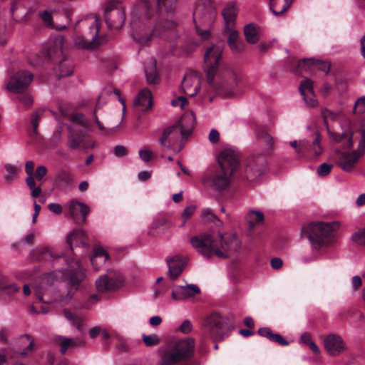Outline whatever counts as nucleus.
I'll return each instance as SVG.
<instances>
[{
  "label": "nucleus",
  "instance_id": "f257e3e1",
  "mask_svg": "<svg viewBox=\"0 0 365 365\" xmlns=\"http://www.w3.org/2000/svg\"><path fill=\"white\" fill-rule=\"evenodd\" d=\"M177 0H156L159 9H161L160 16L158 18L153 31L145 36L135 35V38L141 45H145L153 37L166 38L167 35L175 29L178 23L175 17V4ZM154 0H140V8L133 9L131 12L134 24L135 18L139 19H148L155 12L153 8Z\"/></svg>",
  "mask_w": 365,
  "mask_h": 365
},
{
  "label": "nucleus",
  "instance_id": "f03ea898",
  "mask_svg": "<svg viewBox=\"0 0 365 365\" xmlns=\"http://www.w3.org/2000/svg\"><path fill=\"white\" fill-rule=\"evenodd\" d=\"M222 48L213 45L204 55L205 71L208 84L217 92L232 96V90L238 84L237 73L230 67L220 65Z\"/></svg>",
  "mask_w": 365,
  "mask_h": 365
},
{
  "label": "nucleus",
  "instance_id": "7ed1b4c3",
  "mask_svg": "<svg viewBox=\"0 0 365 365\" xmlns=\"http://www.w3.org/2000/svg\"><path fill=\"white\" fill-rule=\"evenodd\" d=\"M340 227V222H316L310 223L302 229V234L310 241L314 250H321L332 245L336 241L335 232Z\"/></svg>",
  "mask_w": 365,
  "mask_h": 365
},
{
  "label": "nucleus",
  "instance_id": "20e7f679",
  "mask_svg": "<svg viewBox=\"0 0 365 365\" xmlns=\"http://www.w3.org/2000/svg\"><path fill=\"white\" fill-rule=\"evenodd\" d=\"M339 114V112H334L327 108L322 109V116L329 138L332 142L339 144L343 149L349 150L352 148L354 145V129L351 121L349 120H343L337 128H331L328 124L329 120H336Z\"/></svg>",
  "mask_w": 365,
  "mask_h": 365
},
{
  "label": "nucleus",
  "instance_id": "39448f33",
  "mask_svg": "<svg viewBox=\"0 0 365 365\" xmlns=\"http://www.w3.org/2000/svg\"><path fill=\"white\" fill-rule=\"evenodd\" d=\"M195 340L185 338L158 350V365H176L193 356Z\"/></svg>",
  "mask_w": 365,
  "mask_h": 365
},
{
  "label": "nucleus",
  "instance_id": "423d86ee",
  "mask_svg": "<svg viewBox=\"0 0 365 365\" xmlns=\"http://www.w3.org/2000/svg\"><path fill=\"white\" fill-rule=\"evenodd\" d=\"M216 16V8L212 0H200L193 11L195 25L210 26L214 23Z\"/></svg>",
  "mask_w": 365,
  "mask_h": 365
},
{
  "label": "nucleus",
  "instance_id": "0eeeda50",
  "mask_svg": "<svg viewBox=\"0 0 365 365\" xmlns=\"http://www.w3.org/2000/svg\"><path fill=\"white\" fill-rule=\"evenodd\" d=\"M192 246L204 257L216 255L218 241L209 233L201 234L190 239Z\"/></svg>",
  "mask_w": 365,
  "mask_h": 365
},
{
  "label": "nucleus",
  "instance_id": "6e6552de",
  "mask_svg": "<svg viewBox=\"0 0 365 365\" xmlns=\"http://www.w3.org/2000/svg\"><path fill=\"white\" fill-rule=\"evenodd\" d=\"M364 155L359 149L351 152L343 151L336 148L333 154L336 164L344 172H352L359 162L360 158Z\"/></svg>",
  "mask_w": 365,
  "mask_h": 365
},
{
  "label": "nucleus",
  "instance_id": "1a4fd4ad",
  "mask_svg": "<svg viewBox=\"0 0 365 365\" xmlns=\"http://www.w3.org/2000/svg\"><path fill=\"white\" fill-rule=\"evenodd\" d=\"M68 264L69 269L67 270L65 277L69 280L68 290L66 297L59 299L61 302L70 300L72 298L78 284L83 279L85 276L78 260L71 259L68 262Z\"/></svg>",
  "mask_w": 365,
  "mask_h": 365
},
{
  "label": "nucleus",
  "instance_id": "9d476101",
  "mask_svg": "<svg viewBox=\"0 0 365 365\" xmlns=\"http://www.w3.org/2000/svg\"><path fill=\"white\" fill-rule=\"evenodd\" d=\"M220 247L217 245L216 256L220 258H227L240 252L241 242L235 234L220 233Z\"/></svg>",
  "mask_w": 365,
  "mask_h": 365
},
{
  "label": "nucleus",
  "instance_id": "9b49d317",
  "mask_svg": "<svg viewBox=\"0 0 365 365\" xmlns=\"http://www.w3.org/2000/svg\"><path fill=\"white\" fill-rule=\"evenodd\" d=\"M99 22L95 18L93 22L89 26V32L85 36H77L74 38V45L78 48L93 49L99 45L98 39Z\"/></svg>",
  "mask_w": 365,
  "mask_h": 365
},
{
  "label": "nucleus",
  "instance_id": "f8f14e48",
  "mask_svg": "<svg viewBox=\"0 0 365 365\" xmlns=\"http://www.w3.org/2000/svg\"><path fill=\"white\" fill-rule=\"evenodd\" d=\"M124 282L120 273L116 271H109L106 274L101 276L96 281V289L98 292H104L120 287Z\"/></svg>",
  "mask_w": 365,
  "mask_h": 365
},
{
  "label": "nucleus",
  "instance_id": "ddd939ff",
  "mask_svg": "<svg viewBox=\"0 0 365 365\" xmlns=\"http://www.w3.org/2000/svg\"><path fill=\"white\" fill-rule=\"evenodd\" d=\"M233 173L222 168L213 174L205 178L204 183L217 191H222L227 188L230 184V178Z\"/></svg>",
  "mask_w": 365,
  "mask_h": 365
},
{
  "label": "nucleus",
  "instance_id": "4468645a",
  "mask_svg": "<svg viewBox=\"0 0 365 365\" xmlns=\"http://www.w3.org/2000/svg\"><path fill=\"white\" fill-rule=\"evenodd\" d=\"M180 137L182 138L180 128L173 125L164 130L160 139V143L165 149H172L175 153H178L181 150L182 146L176 145L178 144Z\"/></svg>",
  "mask_w": 365,
  "mask_h": 365
},
{
  "label": "nucleus",
  "instance_id": "2eb2a0df",
  "mask_svg": "<svg viewBox=\"0 0 365 365\" xmlns=\"http://www.w3.org/2000/svg\"><path fill=\"white\" fill-rule=\"evenodd\" d=\"M224 320L220 314L213 312L207 316L205 320L203 327L206 332L205 337H210L214 339H221L222 336L220 331L223 328Z\"/></svg>",
  "mask_w": 365,
  "mask_h": 365
},
{
  "label": "nucleus",
  "instance_id": "dca6fc26",
  "mask_svg": "<svg viewBox=\"0 0 365 365\" xmlns=\"http://www.w3.org/2000/svg\"><path fill=\"white\" fill-rule=\"evenodd\" d=\"M32 80L33 75L30 72L21 71L11 77L6 87L11 92L21 93L28 88Z\"/></svg>",
  "mask_w": 365,
  "mask_h": 365
},
{
  "label": "nucleus",
  "instance_id": "f3484780",
  "mask_svg": "<svg viewBox=\"0 0 365 365\" xmlns=\"http://www.w3.org/2000/svg\"><path fill=\"white\" fill-rule=\"evenodd\" d=\"M218 162L220 164V168L225 170L227 171H231L232 173L236 170L238 168L239 162V153L233 148H227L222 150L218 157Z\"/></svg>",
  "mask_w": 365,
  "mask_h": 365
},
{
  "label": "nucleus",
  "instance_id": "a211bd4d",
  "mask_svg": "<svg viewBox=\"0 0 365 365\" xmlns=\"http://www.w3.org/2000/svg\"><path fill=\"white\" fill-rule=\"evenodd\" d=\"M113 3H110L105 9L106 22L110 29L120 30L125 22V14L123 10L114 9Z\"/></svg>",
  "mask_w": 365,
  "mask_h": 365
},
{
  "label": "nucleus",
  "instance_id": "6ab92c4d",
  "mask_svg": "<svg viewBox=\"0 0 365 365\" xmlns=\"http://www.w3.org/2000/svg\"><path fill=\"white\" fill-rule=\"evenodd\" d=\"M182 88L184 93L189 96H195L200 88V77L195 71L187 72L182 81Z\"/></svg>",
  "mask_w": 365,
  "mask_h": 365
},
{
  "label": "nucleus",
  "instance_id": "aec40b11",
  "mask_svg": "<svg viewBox=\"0 0 365 365\" xmlns=\"http://www.w3.org/2000/svg\"><path fill=\"white\" fill-rule=\"evenodd\" d=\"M238 9L235 1L228 2L222 10V16L225 21L224 31L234 30L235 29L236 18Z\"/></svg>",
  "mask_w": 365,
  "mask_h": 365
},
{
  "label": "nucleus",
  "instance_id": "412c9836",
  "mask_svg": "<svg viewBox=\"0 0 365 365\" xmlns=\"http://www.w3.org/2000/svg\"><path fill=\"white\" fill-rule=\"evenodd\" d=\"M324 347L331 356H336L342 353L346 348L341 337L335 334H329L324 339Z\"/></svg>",
  "mask_w": 365,
  "mask_h": 365
},
{
  "label": "nucleus",
  "instance_id": "4be33fe9",
  "mask_svg": "<svg viewBox=\"0 0 365 365\" xmlns=\"http://www.w3.org/2000/svg\"><path fill=\"white\" fill-rule=\"evenodd\" d=\"M200 292V288L194 284L177 286L172 291V299L175 301L185 300Z\"/></svg>",
  "mask_w": 365,
  "mask_h": 365
},
{
  "label": "nucleus",
  "instance_id": "5701e85b",
  "mask_svg": "<svg viewBox=\"0 0 365 365\" xmlns=\"http://www.w3.org/2000/svg\"><path fill=\"white\" fill-rule=\"evenodd\" d=\"M34 292L36 298L41 302L51 303L56 299H52L49 297L50 294L54 291V288L51 285H48L46 279L43 278L41 283L34 286Z\"/></svg>",
  "mask_w": 365,
  "mask_h": 365
},
{
  "label": "nucleus",
  "instance_id": "b1692460",
  "mask_svg": "<svg viewBox=\"0 0 365 365\" xmlns=\"http://www.w3.org/2000/svg\"><path fill=\"white\" fill-rule=\"evenodd\" d=\"M153 104L152 93L147 88L142 89L134 101V106L144 112L150 110L153 107Z\"/></svg>",
  "mask_w": 365,
  "mask_h": 365
},
{
  "label": "nucleus",
  "instance_id": "393cba45",
  "mask_svg": "<svg viewBox=\"0 0 365 365\" xmlns=\"http://www.w3.org/2000/svg\"><path fill=\"white\" fill-rule=\"evenodd\" d=\"M266 170V160L262 157H258L248 163L247 168V178L252 180L255 178L260 176Z\"/></svg>",
  "mask_w": 365,
  "mask_h": 365
},
{
  "label": "nucleus",
  "instance_id": "a878e982",
  "mask_svg": "<svg viewBox=\"0 0 365 365\" xmlns=\"http://www.w3.org/2000/svg\"><path fill=\"white\" fill-rule=\"evenodd\" d=\"M195 124V114L190 111L185 113L178 122L175 124V126L180 128L182 133V138H187L191 133Z\"/></svg>",
  "mask_w": 365,
  "mask_h": 365
},
{
  "label": "nucleus",
  "instance_id": "bb28decb",
  "mask_svg": "<svg viewBox=\"0 0 365 365\" xmlns=\"http://www.w3.org/2000/svg\"><path fill=\"white\" fill-rule=\"evenodd\" d=\"M34 341L29 335L21 336L15 344V351L21 355L26 356L33 352Z\"/></svg>",
  "mask_w": 365,
  "mask_h": 365
},
{
  "label": "nucleus",
  "instance_id": "cd10ccee",
  "mask_svg": "<svg viewBox=\"0 0 365 365\" xmlns=\"http://www.w3.org/2000/svg\"><path fill=\"white\" fill-rule=\"evenodd\" d=\"M68 128L70 133L68 145L71 149L78 148L84 140L85 130L76 125H69Z\"/></svg>",
  "mask_w": 365,
  "mask_h": 365
},
{
  "label": "nucleus",
  "instance_id": "c85d7f7f",
  "mask_svg": "<svg viewBox=\"0 0 365 365\" xmlns=\"http://www.w3.org/2000/svg\"><path fill=\"white\" fill-rule=\"evenodd\" d=\"M224 32L228 38V46L234 53H240L245 49V43L239 38V34L237 29Z\"/></svg>",
  "mask_w": 365,
  "mask_h": 365
},
{
  "label": "nucleus",
  "instance_id": "c756f323",
  "mask_svg": "<svg viewBox=\"0 0 365 365\" xmlns=\"http://www.w3.org/2000/svg\"><path fill=\"white\" fill-rule=\"evenodd\" d=\"M109 259L108 252L101 247H96L93 255L91 256V262L96 270L104 267L106 262Z\"/></svg>",
  "mask_w": 365,
  "mask_h": 365
},
{
  "label": "nucleus",
  "instance_id": "7c9ffc66",
  "mask_svg": "<svg viewBox=\"0 0 365 365\" xmlns=\"http://www.w3.org/2000/svg\"><path fill=\"white\" fill-rule=\"evenodd\" d=\"M168 264L169 267V276L172 279H175L178 278L182 272L185 262L181 256L176 255L168 259Z\"/></svg>",
  "mask_w": 365,
  "mask_h": 365
},
{
  "label": "nucleus",
  "instance_id": "2f4dec72",
  "mask_svg": "<svg viewBox=\"0 0 365 365\" xmlns=\"http://www.w3.org/2000/svg\"><path fill=\"white\" fill-rule=\"evenodd\" d=\"M67 243L71 250L74 247H77L81 245L86 247L88 245L86 241V234L83 230H75L67 237Z\"/></svg>",
  "mask_w": 365,
  "mask_h": 365
},
{
  "label": "nucleus",
  "instance_id": "473e14b6",
  "mask_svg": "<svg viewBox=\"0 0 365 365\" xmlns=\"http://www.w3.org/2000/svg\"><path fill=\"white\" fill-rule=\"evenodd\" d=\"M66 206L68 207L69 214L72 217L74 218L81 213L83 216V222L86 221V217L90 212V209L88 205L78 201L71 200Z\"/></svg>",
  "mask_w": 365,
  "mask_h": 365
},
{
  "label": "nucleus",
  "instance_id": "72a5a7b5",
  "mask_svg": "<svg viewBox=\"0 0 365 365\" xmlns=\"http://www.w3.org/2000/svg\"><path fill=\"white\" fill-rule=\"evenodd\" d=\"M39 17L41 19L42 21L43 22L44 25L48 28H54L57 30H63L65 29L67 26L70 23V17L68 14H66L64 18L66 20V23L63 25H56L52 21V16L50 12L48 11H43L42 12H40L38 14Z\"/></svg>",
  "mask_w": 365,
  "mask_h": 365
},
{
  "label": "nucleus",
  "instance_id": "f704fd0d",
  "mask_svg": "<svg viewBox=\"0 0 365 365\" xmlns=\"http://www.w3.org/2000/svg\"><path fill=\"white\" fill-rule=\"evenodd\" d=\"M264 214L257 210L249 211L245 217L250 230H253L256 227L262 225L264 222Z\"/></svg>",
  "mask_w": 365,
  "mask_h": 365
},
{
  "label": "nucleus",
  "instance_id": "c9c22d12",
  "mask_svg": "<svg viewBox=\"0 0 365 365\" xmlns=\"http://www.w3.org/2000/svg\"><path fill=\"white\" fill-rule=\"evenodd\" d=\"M257 332L260 336L267 338L271 341L277 342L282 346H287L289 344V342L280 334H273L268 327L260 328L258 329Z\"/></svg>",
  "mask_w": 365,
  "mask_h": 365
},
{
  "label": "nucleus",
  "instance_id": "e433bc0d",
  "mask_svg": "<svg viewBox=\"0 0 365 365\" xmlns=\"http://www.w3.org/2000/svg\"><path fill=\"white\" fill-rule=\"evenodd\" d=\"M145 75L147 82L149 84H155L159 81V76L157 72L156 63L150 59L145 66Z\"/></svg>",
  "mask_w": 365,
  "mask_h": 365
},
{
  "label": "nucleus",
  "instance_id": "4c0bfd02",
  "mask_svg": "<svg viewBox=\"0 0 365 365\" xmlns=\"http://www.w3.org/2000/svg\"><path fill=\"white\" fill-rule=\"evenodd\" d=\"M55 342L61 346V353L64 354L68 347H73L81 344V341L73 338H66L61 336H57L54 338Z\"/></svg>",
  "mask_w": 365,
  "mask_h": 365
},
{
  "label": "nucleus",
  "instance_id": "58836bf2",
  "mask_svg": "<svg viewBox=\"0 0 365 365\" xmlns=\"http://www.w3.org/2000/svg\"><path fill=\"white\" fill-rule=\"evenodd\" d=\"M307 64H310L316 70L322 71L327 75L330 70V64L327 62L315 61L314 58L303 59L299 61V66H305Z\"/></svg>",
  "mask_w": 365,
  "mask_h": 365
},
{
  "label": "nucleus",
  "instance_id": "ea45409f",
  "mask_svg": "<svg viewBox=\"0 0 365 365\" xmlns=\"http://www.w3.org/2000/svg\"><path fill=\"white\" fill-rule=\"evenodd\" d=\"M292 2V0H270V9L277 16L287 11Z\"/></svg>",
  "mask_w": 365,
  "mask_h": 365
},
{
  "label": "nucleus",
  "instance_id": "a19ab883",
  "mask_svg": "<svg viewBox=\"0 0 365 365\" xmlns=\"http://www.w3.org/2000/svg\"><path fill=\"white\" fill-rule=\"evenodd\" d=\"M289 144L294 149L298 158H302L306 156L309 148V142L307 140H293Z\"/></svg>",
  "mask_w": 365,
  "mask_h": 365
},
{
  "label": "nucleus",
  "instance_id": "79ce46f5",
  "mask_svg": "<svg viewBox=\"0 0 365 365\" xmlns=\"http://www.w3.org/2000/svg\"><path fill=\"white\" fill-rule=\"evenodd\" d=\"M244 33L247 42L255 43L259 41L258 29L254 24H250L245 26Z\"/></svg>",
  "mask_w": 365,
  "mask_h": 365
},
{
  "label": "nucleus",
  "instance_id": "37998d69",
  "mask_svg": "<svg viewBox=\"0 0 365 365\" xmlns=\"http://www.w3.org/2000/svg\"><path fill=\"white\" fill-rule=\"evenodd\" d=\"M350 240L354 245L365 247V227L354 231L351 234Z\"/></svg>",
  "mask_w": 365,
  "mask_h": 365
},
{
  "label": "nucleus",
  "instance_id": "c03bdc74",
  "mask_svg": "<svg viewBox=\"0 0 365 365\" xmlns=\"http://www.w3.org/2000/svg\"><path fill=\"white\" fill-rule=\"evenodd\" d=\"M323 148L321 145V136L317 132L315 139L312 141V144L309 143V148L307 153H312L314 156H319L322 153Z\"/></svg>",
  "mask_w": 365,
  "mask_h": 365
},
{
  "label": "nucleus",
  "instance_id": "a18cd8bd",
  "mask_svg": "<svg viewBox=\"0 0 365 365\" xmlns=\"http://www.w3.org/2000/svg\"><path fill=\"white\" fill-rule=\"evenodd\" d=\"M4 168L7 174L4 180L6 183L10 184L14 180V178L18 175L20 168L11 164H6Z\"/></svg>",
  "mask_w": 365,
  "mask_h": 365
},
{
  "label": "nucleus",
  "instance_id": "49530a36",
  "mask_svg": "<svg viewBox=\"0 0 365 365\" xmlns=\"http://www.w3.org/2000/svg\"><path fill=\"white\" fill-rule=\"evenodd\" d=\"M64 38L63 36L58 35L56 36L54 39V46L53 48H50L48 54L50 57H53L54 55H58L62 53L63 46Z\"/></svg>",
  "mask_w": 365,
  "mask_h": 365
},
{
  "label": "nucleus",
  "instance_id": "de8ad7c7",
  "mask_svg": "<svg viewBox=\"0 0 365 365\" xmlns=\"http://www.w3.org/2000/svg\"><path fill=\"white\" fill-rule=\"evenodd\" d=\"M64 316L71 322V324L77 328L78 330H82L83 318L80 316L73 314L68 309H64Z\"/></svg>",
  "mask_w": 365,
  "mask_h": 365
},
{
  "label": "nucleus",
  "instance_id": "09e8293b",
  "mask_svg": "<svg viewBox=\"0 0 365 365\" xmlns=\"http://www.w3.org/2000/svg\"><path fill=\"white\" fill-rule=\"evenodd\" d=\"M201 219L204 221L214 222L217 226H221L222 222L218 217L212 212L210 208H205L201 212Z\"/></svg>",
  "mask_w": 365,
  "mask_h": 365
},
{
  "label": "nucleus",
  "instance_id": "8fccbe9b",
  "mask_svg": "<svg viewBox=\"0 0 365 365\" xmlns=\"http://www.w3.org/2000/svg\"><path fill=\"white\" fill-rule=\"evenodd\" d=\"M59 77H66L69 76L73 73V65L67 61L66 60H63L59 63Z\"/></svg>",
  "mask_w": 365,
  "mask_h": 365
},
{
  "label": "nucleus",
  "instance_id": "3c124183",
  "mask_svg": "<svg viewBox=\"0 0 365 365\" xmlns=\"http://www.w3.org/2000/svg\"><path fill=\"white\" fill-rule=\"evenodd\" d=\"M71 120L73 121L71 125H76V128H81L84 130L88 127V121L85 116L81 113L73 115Z\"/></svg>",
  "mask_w": 365,
  "mask_h": 365
},
{
  "label": "nucleus",
  "instance_id": "603ef678",
  "mask_svg": "<svg viewBox=\"0 0 365 365\" xmlns=\"http://www.w3.org/2000/svg\"><path fill=\"white\" fill-rule=\"evenodd\" d=\"M299 89L302 96L314 93L313 89V83L308 78H306L301 82Z\"/></svg>",
  "mask_w": 365,
  "mask_h": 365
},
{
  "label": "nucleus",
  "instance_id": "864d4df0",
  "mask_svg": "<svg viewBox=\"0 0 365 365\" xmlns=\"http://www.w3.org/2000/svg\"><path fill=\"white\" fill-rule=\"evenodd\" d=\"M258 139L262 143L264 144L268 149H271L273 148V145H274L273 138L266 131L263 130V131L260 132L258 134Z\"/></svg>",
  "mask_w": 365,
  "mask_h": 365
},
{
  "label": "nucleus",
  "instance_id": "5fc2aeb1",
  "mask_svg": "<svg viewBox=\"0 0 365 365\" xmlns=\"http://www.w3.org/2000/svg\"><path fill=\"white\" fill-rule=\"evenodd\" d=\"M143 342L147 346H152L156 345L160 342L159 337L155 334L146 335L143 334L142 336Z\"/></svg>",
  "mask_w": 365,
  "mask_h": 365
},
{
  "label": "nucleus",
  "instance_id": "6e6d98bb",
  "mask_svg": "<svg viewBox=\"0 0 365 365\" xmlns=\"http://www.w3.org/2000/svg\"><path fill=\"white\" fill-rule=\"evenodd\" d=\"M302 97L306 106L308 107L314 108L317 107L319 104V102L315 97L314 93H312V94L305 95Z\"/></svg>",
  "mask_w": 365,
  "mask_h": 365
},
{
  "label": "nucleus",
  "instance_id": "4d7b16f0",
  "mask_svg": "<svg viewBox=\"0 0 365 365\" xmlns=\"http://www.w3.org/2000/svg\"><path fill=\"white\" fill-rule=\"evenodd\" d=\"M332 168V165L324 163L318 168L317 174L321 177L326 176L331 172Z\"/></svg>",
  "mask_w": 365,
  "mask_h": 365
},
{
  "label": "nucleus",
  "instance_id": "13d9d810",
  "mask_svg": "<svg viewBox=\"0 0 365 365\" xmlns=\"http://www.w3.org/2000/svg\"><path fill=\"white\" fill-rule=\"evenodd\" d=\"M20 9H22L24 11V14L25 16L28 15L29 10H26V8L24 6L21 1L14 0L11 6V11L14 15V13Z\"/></svg>",
  "mask_w": 365,
  "mask_h": 365
},
{
  "label": "nucleus",
  "instance_id": "bf43d9fd",
  "mask_svg": "<svg viewBox=\"0 0 365 365\" xmlns=\"http://www.w3.org/2000/svg\"><path fill=\"white\" fill-rule=\"evenodd\" d=\"M170 103L173 107H180V109L183 110L187 104V101L185 97L180 96L177 98L173 99Z\"/></svg>",
  "mask_w": 365,
  "mask_h": 365
},
{
  "label": "nucleus",
  "instance_id": "052dcab7",
  "mask_svg": "<svg viewBox=\"0 0 365 365\" xmlns=\"http://www.w3.org/2000/svg\"><path fill=\"white\" fill-rule=\"evenodd\" d=\"M139 156L143 162H149L153 156V153L149 149L143 148L140 150Z\"/></svg>",
  "mask_w": 365,
  "mask_h": 365
},
{
  "label": "nucleus",
  "instance_id": "680f3d73",
  "mask_svg": "<svg viewBox=\"0 0 365 365\" xmlns=\"http://www.w3.org/2000/svg\"><path fill=\"white\" fill-rule=\"evenodd\" d=\"M19 100L23 103L26 108H29L33 103V99L31 96L28 93H24L23 92L19 96Z\"/></svg>",
  "mask_w": 365,
  "mask_h": 365
},
{
  "label": "nucleus",
  "instance_id": "e2e57ef3",
  "mask_svg": "<svg viewBox=\"0 0 365 365\" xmlns=\"http://www.w3.org/2000/svg\"><path fill=\"white\" fill-rule=\"evenodd\" d=\"M196 206L193 205L186 207L182 213V218L185 221L187 220L194 214Z\"/></svg>",
  "mask_w": 365,
  "mask_h": 365
},
{
  "label": "nucleus",
  "instance_id": "0e129e2a",
  "mask_svg": "<svg viewBox=\"0 0 365 365\" xmlns=\"http://www.w3.org/2000/svg\"><path fill=\"white\" fill-rule=\"evenodd\" d=\"M354 109L359 113L365 112V96L359 98L355 103Z\"/></svg>",
  "mask_w": 365,
  "mask_h": 365
},
{
  "label": "nucleus",
  "instance_id": "69168bd1",
  "mask_svg": "<svg viewBox=\"0 0 365 365\" xmlns=\"http://www.w3.org/2000/svg\"><path fill=\"white\" fill-rule=\"evenodd\" d=\"M113 153L116 157H123L128 154V150L125 146L118 145L114 147Z\"/></svg>",
  "mask_w": 365,
  "mask_h": 365
},
{
  "label": "nucleus",
  "instance_id": "338daca9",
  "mask_svg": "<svg viewBox=\"0 0 365 365\" xmlns=\"http://www.w3.org/2000/svg\"><path fill=\"white\" fill-rule=\"evenodd\" d=\"M192 325L189 320H185L179 327V330L183 334H188L192 331Z\"/></svg>",
  "mask_w": 365,
  "mask_h": 365
},
{
  "label": "nucleus",
  "instance_id": "774afa93",
  "mask_svg": "<svg viewBox=\"0 0 365 365\" xmlns=\"http://www.w3.org/2000/svg\"><path fill=\"white\" fill-rule=\"evenodd\" d=\"M46 173H47V168L43 165L38 166L36 170V177L37 180L39 181L43 180V179L44 176L46 175Z\"/></svg>",
  "mask_w": 365,
  "mask_h": 365
}]
</instances>
